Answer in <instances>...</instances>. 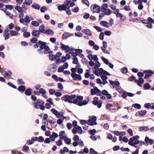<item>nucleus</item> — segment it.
<instances>
[{"mask_svg": "<svg viewBox=\"0 0 154 154\" xmlns=\"http://www.w3.org/2000/svg\"><path fill=\"white\" fill-rule=\"evenodd\" d=\"M79 136L77 135H75L73 137V140L75 141H79Z\"/></svg>", "mask_w": 154, "mask_h": 154, "instance_id": "0e129e2a", "label": "nucleus"}, {"mask_svg": "<svg viewBox=\"0 0 154 154\" xmlns=\"http://www.w3.org/2000/svg\"><path fill=\"white\" fill-rule=\"evenodd\" d=\"M132 106L137 109H140L141 108V105L138 103H135L133 104Z\"/></svg>", "mask_w": 154, "mask_h": 154, "instance_id": "72a5a7b5", "label": "nucleus"}, {"mask_svg": "<svg viewBox=\"0 0 154 154\" xmlns=\"http://www.w3.org/2000/svg\"><path fill=\"white\" fill-rule=\"evenodd\" d=\"M49 57L51 60H54L56 59V56L53 54L49 55Z\"/></svg>", "mask_w": 154, "mask_h": 154, "instance_id": "4c0bfd02", "label": "nucleus"}, {"mask_svg": "<svg viewBox=\"0 0 154 154\" xmlns=\"http://www.w3.org/2000/svg\"><path fill=\"white\" fill-rule=\"evenodd\" d=\"M32 34L35 37H38L39 36L40 32L38 30H33L32 32Z\"/></svg>", "mask_w": 154, "mask_h": 154, "instance_id": "6ab92c4d", "label": "nucleus"}, {"mask_svg": "<svg viewBox=\"0 0 154 154\" xmlns=\"http://www.w3.org/2000/svg\"><path fill=\"white\" fill-rule=\"evenodd\" d=\"M106 15H109L112 12V11L109 9H107L105 10H103Z\"/></svg>", "mask_w": 154, "mask_h": 154, "instance_id": "f704fd0d", "label": "nucleus"}, {"mask_svg": "<svg viewBox=\"0 0 154 154\" xmlns=\"http://www.w3.org/2000/svg\"><path fill=\"white\" fill-rule=\"evenodd\" d=\"M82 31L85 34L91 36L92 35L91 32L89 29H83Z\"/></svg>", "mask_w": 154, "mask_h": 154, "instance_id": "412c9836", "label": "nucleus"}, {"mask_svg": "<svg viewBox=\"0 0 154 154\" xmlns=\"http://www.w3.org/2000/svg\"><path fill=\"white\" fill-rule=\"evenodd\" d=\"M93 73L96 75L97 76L103 74L104 75H106L108 76L110 75V74L108 72L104 71L103 69L102 68H99L97 69L94 70L93 71Z\"/></svg>", "mask_w": 154, "mask_h": 154, "instance_id": "39448f33", "label": "nucleus"}, {"mask_svg": "<svg viewBox=\"0 0 154 154\" xmlns=\"http://www.w3.org/2000/svg\"><path fill=\"white\" fill-rule=\"evenodd\" d=\"M94 100L93 101V103L95 105H97L98 108H101L102 103V101L101 100L98 101V98L97 97H94Z\"/></svg>", "mask_w": 154, "mask_h": 154, "instance_id": "6e6552de", "label": "nucleus"}, {"mask_svg": "<svg viewBox=\"0 0 154 154\" xmlns=\"http://www.w3.org/2000/svg\"><path fill=\"white\" fill-rule=\"evenodd\" d=\"M56 143L57 146H60L62 144V140L61 139H59L56 142Z\"/></svg>", "mask_w": 154, "mask_h": 154, "instance_id": "a18cd8bd", "label": "nucleus"}, {"mask_svg": "<svg viewBox=\"0 0 154 154\" xmlns=\"http://www.w3.org/2000/svg\"><path fill=\"white\" fill-rule=\"evenodd\" d=\"M44 104V102L40 99H37L36 102L33 103L34 107L35 109H38L40 108V109L42 110L45 109L44 106L43 105Z\"/></svg>", "mask_w": 154, "mask_h": 154, "instance_id": "20e7f679", "label": "nucleus"}, {"mask_svg": "<svg viewBox=\"0 0 154 154\" xmlns=\"http://www.w3.org/2000/svg\"><path fill=\"white\" fill-rule=\"evenodd\" d=\"M32 91L30 88H28L25 91V94L28 96L30 95L31 94Z\"/></svg>", "mask_w": 154, "mask_h": 154, "instance_id": "393cba45", "label": "nucleus"}, {"mask_svg": "<svg viewBox=\"0 0 154 154\" xmlns=\"http://www.w3.org/2000/svg\"><path fill=\"white\" fill-rule=\"evenodd\" d=\"M143 87L146 89H149L151 86L148 83H146L143 85Z\"/></svg>", "mask_w": 154, "mask_h": 154, "instance_id": "ea45409f", "label": "nucleus"}, {"mask_svg": "<svg viewBox=\"0 0 154 154\" xmlns=\"http://www.w3.org/2000/svg\"><path fill=\"white\" fill-rule=\"evenodd\" d=\"M73 61L72 63L74 64H77L78 63V60L77 57H75L73 58Z\"/></svg>", "mask_w": 154, "mask_h": 154, "instance_id": "4d7b16f0", "label": "nucleus"}, {"mask_svg": "<svg viewBox=\"0 0 154 154\" xmlns=\"http://www.w3.org/2000/svg\"><path fill=\"white\" fill-rule=\"evenodd\" d=\"M32 8L36 10L39 9L40 8L39 5L35 3H33L32 4Z\"/></svg>", "mask_w": 154, "mask_h": 154, "instance_id": "5701e85b", "label": "nucleus"}, {"mask_svg": "<svg viewBox=\"0 0 154 154\" xmlns=\"http://www.w3.org/2000/svg\"><path fill=\"white\" fill-rule=\"evenodd\" d=\"M45 26L44 25L42 24L40 25L39 27V30L38 31H39V32L45 34V30L44 29Z\"/></svg>", "mask_w": 154, "mask_h": 154, "instance_id": "f3484780", "label": "nucleus"}, {"mask_svg": "<svg viewBox=\"0 0 154 154\" xmlns=\"http://www.w3.org/2000/svg\"><path fill=\"white\" fill-rule=\"evenodd\" d=\"M40 49H38L37 50L39 53H42V51H41V50L44 49L43 51V53L45 54H51L52 53V51H50V49L49 47L46 45V43L42 41L41 44L40 46Z\"/></svg>", "mask_w": 154, "mask_h": 154, "instance_id": "7ed1b4c3", "label": "nucleus"}, {"mask_svg": "<svg viewBox=\"0 0 154 154\" xmlns=\"http://www.w3.org/2000/svg\"><path fill=\"white\" fill-rule=\"evenodd\" d=\"M72 133L74 134H76L77 133L81 134L82 133V128L79 126H77L74 128L72 131Z\"/></svg>", "mask_w": 154, "mask_h": 154, "instance_id": "9b49d317", "label": "nucleus"}, {"mask_svg": "<svg viewBox=\"0 0 154 154\" xmlns=\"http://www.w3.org/2000/svg\"><path fill=\"white\" fill-rule=\"evenodd\" d=\"M101 7L102 10V11H103V10H105L107 9L106 8H108V6L106 4H103L102 5Z\"/></svg>", "mask_w": 154, "mask_h": 154, "instance_id": "c9c22d12", "label": "nucleus"}, {"mask_svg": "<svg viewBox=\"0 0 154 154\" xmlns=\"http://www.w3.org/2000/svg\"><path fill=\"white\" fill-rule=\"evenodd\" d=\"M5 35V40H7L9 38V35L8 32H6L4 33Z\"/></svg>", "mask_w": 154, "mask_h": 154, "instance_id": "5fc2aeb1", "label": "nucleus"}, {"mask_svg": "<svg viewBox=\"0 0 154 154\" xmlns=\"http://www.w3.org/2000/svg\"><path fill=\"white\" fill-rule=\"evenodd\" d=\"M6 8L10 10H11L14 7L13 5H6Z\"/></svg>", "mask_w": 154, "mask_h": 154, "instance_id": "774afa93", "label": "nucleus"}, {"mask_svg": "<svg viewBox=\"0 0 154 154\" xmlns=\"http://www.w3.org/2000/svg\"><path fill=\"white\" fill-rule=\"evenodd\" d=\"M122 97L124 98H126L127 96V92L125 91H124L122 92Z\"/></svg>", "mask_w": 154, "mask_h": 154, "instance_id": "69168bd1", "label": "nucleus"}, {"mask_svg": "<svg viewBox=\"0 0 154 154\" xmlns=\"http://www.w3.org/2000/svg\"><path fill=\"white\" fill-rule=\"evenodd\" d=\"M42 41H39L38 42H36L34 45V47L35 48H37L39 46L40 47Z\"/></svg>", "mask_w": 154, "mask_h": 154, "instance_id": "8fccbe9b", "label": "nucleus"}, {"mask_svg": "<svg viewBox=\"0 0 154 154\" xmlns=\"http://www.w3.org/2000/svg\"><path fill=\"white\" fill-rule=\"evenodd\" d=\"M24 22L26 23H28L30 22V20L29 16L26 15L24 18Z\"/></svg>", "mask_w": 154, "mask_h": 154, "instance_id": "79ce46f5", "label": "nucleus"}, {"mask_svg": "<svg viewBox=\"0 0 154 154\" xmlns=\"http://www.w3.org/2000/svg\"><path fill=\"white\" fill-rule=\"evenodd\" d=\"M53 67L51 69H50V70L52 72H54L57 70V66L55 64H52Z\"/></svg>", "mask_w": 154, "mask_h": 154, "instance_id": "58836bf2", "label": "nucleus"}, {"mask_svg": "<svg viewBox=\"0 0 154 154\" xmlns=\"http://www.w3.org/2000/svg\"><path fill=\"white\" fill-rule=\"evenodd\" d=\"M90 152L91 154H95L97 153V152L95 151L93 148H91L90 149Z\"/></svg>", "mask_w": 154, "mask_h": 154, "instance_id": "052dcab7", "label": "nucleus"}, {"mask_svg": "<svg viewBox=\"0 0 154 154\" xmlns=\"http://www.w3.org/2000/svg\"><path fill=\"white\" fill-rule=\"evenodd\" d=\"M94 28L98 32H101L103 30L101 28L97 26H94Z\"/></svg>", "mask_w": 154, "mask_h": 154, "instance_id": "864d4df0", "label": "nucleus"}, {"mask_svg": "<svg viewBox=\"0 0 154 154\" xmlns=\"http://www.w3.org/2000/svg\"><path fill=\"white\" fill-rule=\"evenodd\" d=\"M67 7L65 5H59L57 8L60 11H65L66 10Z\"/></svg>", "mask_w": 154, "mask_h": 154, "instance_id": "aec40b11", "label": "nucleus"}, {"mask_svg": "<svg viewBox=\"0 0 154 154\" xmlns=\"http://www.w3.org/2000/svg\"><path fill=\"white\" fill-rule=\"evenodd\" d=\"M24 2L28 5H29L32 3V0H25Z\"/></svg>", "mask_w": 154, "mask_h": 154, "instance_id": "c03bdc74", "label": "nucleus"}, {"mask_svg": "<svg viewBox=\"0 0 154 154\" xmlns=\"http://www.w3.org/2000/svg\"><path fill=\"white\" fill-rule=\"evenodd\" d=\"M71 35V34L69 32H66L63 35L62 38L63 39H64L69 37Z\"/></svg>", "mask_w": 154, "mask_h": 154, "instance_id": "b1692460", "label": "nucleus"}, {"mask_svg": "<svg viewBox=\"0 0 154 154\" xmlns=\"http://www.w3.org/2000/svg\"><path fill=\"white\" fill-rule=\"evenodd\" d=\"M58 134L55 132L52 133V135L50 136V138L51 140L54 141L55 140V138L58 137Z\"/></svg>", "mask_w": 154, "mask_h": 154, "instance_id": "4be33fe9", "label": "nucleus"}, {"mask_svg": "<svg viewBox=\"0 0 154 154\" xmlns=\"http://www.w3.org/2000/svg\"><path fill=\"white\" fill-rule=\"evenodd\" d=\"M97 118L95 116H93L89 119L87 121V123L89 125H95L97 124L96 121Z\"/></svg>", "mask_w": 154, "mask_h": 154, "instance_id": "1a4fd4ad", "label": "nucleus"}, {"mask_svg": "<svg viewBox=\"0 0 154 154\" xmlns=\"http://www.w3.org/2000/svg\"><path fill=\"white\" fill-rule=\"evenodd\" d=\"M65 142L68 145H69L71 143V140L69 138H66L65 140Z\"/></svg>", "mask_w": 154, "mask_h": 154, "instance_id": "6e6d98bb", "label": "nucleus"}, {"mask_svg": "<svg viewBox=\"0 0 154 154\" xmlns=\"http://www.w3.org/2000/svg\"><path fill=\"white\" fill-rule=\"evenodd\" d=\"M83 34L80 32H77L75 33V36L78 37H81L82 36Z\"/></svg>", "mask_w": 154, "mask_h": 154, "instance_id": "338daca9", "label": "nucleus"}, {"mask_svg": "<svg viewBox=\"0 0 154 154\" xmlns=\"http://www.w3.org/2000/svg\"><path fill=\"white\" fill-rule=\"evenodd\" d=\"M104 33L103 32L100 33L99 35V38L101 40H103L104 39Z\"/></svg>", "mask_w": 154, "mask_h": 154, "instance_id": "680f3d73", "label": "nucleus"}, {"mask_svg": "<svg viewBox=\"0 0 154 154\" xmlns=\"http://www.w3.org/2000/svg\"><path fill=\"white\" fill-rule=\"evenodd\" d=\"M71 0H67L66 2H64V3H65V5L67 8H70V6L69 5L70 4L71 2Z\"/></svg>", "mask_w": 154, "mask_h": 154, "instance_id": "37998d69", "label": "nucleus"}, {"mask_svg": "<svg viewBox=\"0 0 154 154\" xmlns=\"http://www.w3.org/2000/svg\"><path fill=\"white\" fill-rule=\"evenodd\" d=\"M71 75L73 79L74 80H81L82 79L81 76L80 75L75 73L71 74Z\"/></svg>", "mask_w": 154, "mask_h": 154, "instance_id": "ddd939ff", "label": "nucleus"}, {"mask_svg": "<svg viewBox=\"0 0 154 154\" xmlns=\"http://www.w3.org/2000/svg\"><path fill=\"white\" fill-rule=\"evenodd\" d=\"M91 10L93 13H99L100 11V8L97 5L95 4L91 6Z\"/></svg>", "mask_w": 154, "mask_h": 154, "instance_id": "9d476101", "label": "nucleus"}, {"mask_svg": "<svg viewBox=\"0 0 154 154\" xmlns=\"http://www.w3.org/2000/svg\"><path fill=\"white\" fill-rule=\"evenodd\" d=\"M49 91L50 94L51 95H53L56 92L55 90L54 89H49Z\"/></svg>", "mask_w": 154, "mask_h": 154, "instance_id": "49530a36", "label": "nucleus"}, {"mask_svg": "<svg viewBox=\"0 0 154 154\" xmlns=\"http://www.w3.org/2000/svg\"><path fill=\"white\" fill-rule=\"evenodd\" d=\"M54 32L51 29H48L45 30V34L46 33L50 35H53L54 34Z\"/></svg>", "mask_w": 154, "mask_h": 154, "instance_id": "7c9ffc66", "label": "nucleus"}, {"mask_svg": "<svg viewBox=\"0 0 154 154\" xmlns=\"http://www.w3.org/2000/svg\"><path fill=\"white\" fill-rule=\"evenodd\" d=\"M138 114L141 116H142L146 114L147 112L146 110H143L138 112Z\"/></svg>", "mask_w": 154, "mask_h": 154, "instance_id": "cd10ccee", "label": "nucleus"}, {"mask_svg": "<svg viewBox=\"0 0 154 154\" xmlns=\"http://www.w3.org/2000/svg\"><path fill=\"white\" fill-rule=\"evenodd\" d=\"M51 111L57 118H60V112L54 108L52 109Z\"/></svg>", "mask_w": 154, "mask_h": 154, "instance_id": "dca6fc26", "label": "nucleus"}, {"mask_svg": "<svg viewBox=\"0 0 154 154\" xmlns=\"http://www.w3.org/2000/svg\"><path fill=\"white\" fill-rule=\"evenodd\" d=\"M27 5L25 4L24 2H23L22 6V8L23 11H26L28 8Z\"/></svg>", "mask_w": 154, "mask_h": 154, "instance_id": "bb28decb", "label": "nucleus"}, {"mask_svg": "<svg viewBox=\"0 0 154 154\" xmlns=\"http://www.w3.org/2000/svg\"><path fill=\"white\" fill-rule=\"evenodd\" d=\"M64 69L63 66H60L58 68L57 71L59 72H62L64 71Z\"/></svg>", "mask_w": 154, "mask_h": 154, "instance_id": "bf43d9fd", "label": "nucleus"}, {"mask_svg": "<svg viewBox=\"0 0 154 154\" xmlns=\"http://www.w3.org/2000/svg\"><path fill=\"white\" fill-rule=\"evenodd\" d=\"M39 93L41 94L42 95L44 94H45L46 91L43 88H40L39 90Z\"/></svg>", "mask_w": 154, "mask_h": 154, "instance_id": "de8ad7c7", "label": "nucleus"}, {"mask_svg": "<svg viewBox=\"0 0 154 154\" xmlns=\"http://www.w3.org/2000/svg\"><path fill=\"white\" fill-rule=\"evenodd\" d=\"M15 9L18 11L19 12H21L22 11V7L19 6H16L14 7Z\"/></svg>", "mask_w": 154, "mask_h": 154, "instance_id": "473e14b6", "label": "nucleus"}, {"mask_svg": "<svg viewBox=\"0 0 154 154\" xmlns=\"http://www.w3.org/2000/svg\"><path fill=\"white\" fill-rule=\"evenodd\" d=\"M107 48L100 47V48L103 51V52L105 54H110V53L109 51H108L106 49Z\"/></svg>", "mask_w": 154, "mask_h": 154, "instance_id": "c85d7f7f", "label": "nucleus"}, {"mask_svg": "<svg viewBox=\"0 0 154 154\" xmlns=\"http://www.w3.org/2000/svg\"><path fill=\"white\" fill-rule=\"evenodd\" d=\"M52 78L56 81L58 82L59 81V78L56 75H54L52 76Z\"/></svg>", "mask_w": 154, "mask_h": 154, "instance_id": "e2e57ef3", "label": "nucleus"}, {"mask_svg": "<svg viewBox=\"0 0 154 154\" xmlns=\"http://www.w3.org/2000/svg\"><path fill=\"white\" fill-rule=\"evenodd\" d=\"M118 109L117 106H113L112 105V107L111 108V109H110V110L111 111H115V110H118Z\"/></svg>", "mask_w": 154, "mask_h": 154, "instance_id": "3c124183", "label": "nucleus"}, {"mask_svg": "<svg viewBox=\"0 0 154 154\" xmlns=\"http://www.w3.org/2000/svg\"><path fill=\"white\" fill-rule=\"evenodd\" d=\"M18 90L20 91H25V87L23 85H21L18 87Z\"/></svg>", "mask_w": 154, "mask_h": 154, "instance_id": "e433bc0d", "label": "nucleus"}, {"mask_svg": "<svg viewBox=\"0 0 154 154\" xmlns=\"http://www.w3.org/2000/svg\"><path fill=\"white\" fill-rule=\"evenodd\" d=\"M100 24L104 27L108 28L109 27V24L108 22L104 21H102L100 22Z\"/></svg>", "mask_w": 154, "mask_h": 154, "instance_id": "a211bd4d", "label": "nucleus"}, {"mask_svg": "<svg viewBox=\"0 0 154 154\" xmlns=\"http://www.w3.org/2000/svg\"><path fill=\"white\" fill-rule=\"evenodd\" d=\"M101 59L105 64L107 65H109V62L107 59L103 57H101Z\"/></svg>", "mask_w": 154, "mask_h": 154, "instance_id": "2f4dec72", "label": "nucleus"}, {"mask_svg": "<svg viewBox=\"0 0 154 154\" xmlns=\"http://www.w3.org/2000/svg\"><path fill=\"white\" fill-rule=\"evenodd\" d=\"M31 24L33 26H38L39 25V23L36 21H32L31 22Z\"/></svg>", "mask_w": 154, "mask_h": 154, "instance_id": "a19ab883", "label": "nucleus"}, {"mask_svg": "<svg viewBox=\"0 0 154 154\" xmlns=\"http://www.w3.org/2000/svg\"><path fill=\"white\" fill-rule=\"evenodd\" d=\"M109 82L111 85L114 84L116 85V88L119 92L122 93L123 91V90L122 89L121 87L119 85L120 84V83L118 81L117 79L114 82L111 80H109Z\"/></svg>", "mask_w": 154, "mask_h": 154, "instance_id": "423d86ee", "label": "nucleus"}, {"mask_svg": "<svg viewBox=\"0 0 154 154\" xmlns=\"http://www.w3.org/2000/svg\"><path fill=\"white\" fill-rule=\"evenodd\" d=\"M61 48L63 50H64L66 52H68L71 49H70L68 45H65L61 43Z\"/></svg>", "mask_w": 154, "mask_h": 154, "instance_id": "4468645a", "label": "nucleus"}, {"mask_svg": "<svg viewBox=\"0 0 154 154\" xmlns=\"http://www.w3.org/2000/svg\"><path fill=\"white\" fill-rule=\"evenodd\" d=\"M106 75H104L103 74L101 75L100 76H101V78L103 80H106L108 77L106 76Z\"/></svg>", "mask_w": 154, "mask_h": 154, "instance_id": "09e8293b", "label": "nucleus"}, {"mask_svg": "<svg viewBox=\"0 0 154 154\" xmlns=\"http://www.w3.org/2000/svg\"><path fill=\"white\" fill-rule=\"evenodd\" d=\"M76 97L75 95H64L61 97V99L66 102H68L70 103H74L76 104L78 103V105L81 106L83 105H85L88 103L87 101L83 100V97L81 96H78L76 99H75Z\"/></svg>", "mask_w": 154, "mask_h": 154, "instance_id": "f257e3e1", "label": "nucleus"}, {"mask_svg": "<svg viewBox=\"0 0 154 154\" xmlns=\"http://www.w3.org/2000/svg\"><path fill=\"white\" fill-rule=\"evenodd\" d=\"M144 73L146 74L144 78L145 79H147L149 77L151 76L152 74H154V72L152 71H151L149 70H145L144 71Z\"/></svg>", "mask_w": 154, "mask_h": 154, "instance_id": "f8f14e48", "label": "nucleus"}, {"mask_svg": "<svg viewBox=\"0 0 154 154\" xmlns=\"http://www.w3.org/2000/svg\"><path fill=\"white\" fill-rule=\"evenodd\" d=\"M47 10V9L45 6L42 7L40 9L41 12H44Z\"/></svg>", "mask_w": 154, "mask_h": 154, "instance_id": "13d9d810", "label": "nucleus"}, {"mask_svg": "<svg viewBox=\"0 0 154 154\" xmlns=\"http://www.w3.org/2000/svg\"><path fill=\"white\" fill-rule=\"evenodd\" d=\"M91 94L92 95H96L97 96L101 95V91L97 87H94L93 89L91 90Z\"/></svg>", "mask_w": 154, "mask_h": 154, "instance_id": "0eeeda50", "label": "nucleus"}, {"mask_svg": "<svg viewBox=\"0 0 154 154\" xmlns=\"http://www.w3.org/2000/svg\"><path fill=\"white\" fill-rule=\"evenodd\" d=\"M139 131H148L149 129L146 127H140L139 128Z\"/></svg>", "mask_w": 154, "mask_h": 154, "instance_id": "c756f323", "label": "nucleus"}, {"mask_svg": "<svg viewBox=\"0 0 154 154\" xmlns=\"http://www.w3.org/2000/svg\"><path fill=\"white\" fill-rule=\"evenodd\" d=\"M30 34L28 32H25L23 33V36L27 38V37H29L30 36Z\"/></svg>", "mask_w": 154, "mask_h": 154, "instance_id": "603ef678", "label": "nucleus"}, {"mask_svg": "<svg viewBox=\"0 0 154 154\" xmlns=\"http://www.w3.org/2000/svg\"><path fill=\"white\" fill-rule=\"evenodd\" d=\"M140 137L138 135L134 136L129 139L128 144L135 148H140V146L145 144L144 142L143 141H139Z\"/></svg>", "mask_w": 154, "mask_h": 154, "instance_id": "f03ea898", "label": "nucleus"}, {"mask_svg": "<svg viewBox=\"0 0 154 154\" xmlns=\"http://www.w3.org/2000/svg\"><path fill=\"white\" fill-rule=\"evenodd\" d=\"M10 35L12 36H16L18 35V32L14 30H11L10 31Z\"/></svg>", "mask_w": 154, "mask_h": 154, "instance_id": "a878e982", "label": "nucleus"}, {"mask_svg": "<svg viewBox=\"0 0 154 154\" xmlns=\"http://www.w3.org/2000/svg\"><path fill=\"white\" fill-rule=\"evenodd\" d=\"M145 141L146 143H149L150 145H152L154 143V140H153L150 139L149 138L147 137H145Z\"/></svg>", "mask_w": 154, "mask_h": 154, "instance_id": "2eb2a0df", "label": "nucleus"}]
</instances>
